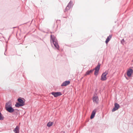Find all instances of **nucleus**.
Segmentation results:
<instances>
[{
  "label": "nucleus",
  "instance_id": "nucleus-7",
  "mask_svg": "<svg viewBox=\"0 0 133 133\" xmlns=\"http://www.w3.org/2000/svg\"><path fill=\"white\" fill-rule=\"evenodd\" d=\"M114 105V107L112 110V111L113 112L117 110L119 108V104L117 103H115Z\"/></svg>",
  "mask_w": 133,
  "mask_h": 133
},
{
  "label": "nucleus",
  "instance_id": "nucleus-8",
  "mask_svg": "<svg viewBox=\"0 0 133 133\" xmlns=\"http://www.w3.org/2000/svg\"><path fill=\"white\" fill-rule=\"evenodd\" d=\"M93 102L96 103H98V97L96 96H94L93 98Z\"/></svg>",
  "mask_w": 133,
  "mask_h": 133
},
{
  "label": "nucleus",
  "instance_id": "nucleus-17",
  "mask_svg": "<svg viewBox=\"0 0 133 133\" xmlns=\"http://www.w3.org/2000/svg\"><path fill=\"white\" fill-rule=\"evenodd\" d=\"M53 124V122H48L47 123V125L48 127H50Z\"/></svg>",
  "mask_w": 133,
  "mask_h": 133
},
{
  "label": "nucleus",
  "instance_id": "nucleus-14",
  "mask_svg": "<svg viewBox=\"0 0 133 133\" xmlns=\"http://www.w3.org/2000/svg\"><path fill=\"white\" fill-rule=\"evenodd\" d=\"M94 70V69L91 70H88L86 72V74H85V75H89L90 73H92Z\"/></svg>",
  "mask_w": 133,
  "mask_h": 133
},
{
  "label": "nucleus",
  "instance_id": "nucleus-13",
  "mask_svg": "<svg viewBox=\"0 0 133 133\" xmlns=\"http://www.w3.org/2000/svg\"><path fill=\"white\" fill-rule=\"evenodd\" d=\"M111 36L110 35H109L107 37L105 42L106 44H107L108 43V42L111 39Z\"/></svg>",
  "mask_w": 133,
  "mask_h": 133
},
{
  "label": "nucleus",
  "instance_id": "nucleus-21",
  "mask_svg": "<svg viewBox=\"0 0 133 133\" xmlns=\"http://www.w3.org/2000/svg\"><path fill=\"white\" fill-rule=\"evenodd\" d=\"M4 54H5V53H4Z\"/></svg>",
  "mask_w": 133,
  "mask_h": 133
},
{
  "label": "nucleus",
  "instance_id": "nucleus-11",
  "mask_svg": "<svg viewBox=\"0 0 133 133\" xmlns=\"http://www.w3.org/2000/svg\"><path fill=\"white\" fill-rule=\"evenodd\" d=\"M96 112V109H95L93 111L91 116L90 118L91 119H92L94 118L95 114Z\"/></svg>",
  "mask_w": 133,
  "mask_h": 133
},
{
  "label": "nucleus",
  "instance_id": "nucleus-9",
  "mask_svg": "<svg viewBox=\"0 0 133 133\" xmlns=\"http://www.w3.org/2000/svg\"><path fill=\"white\" fill-rule=\"evenodd\" d=\"M132 72L133 70L132 69H128L127 72V75L129 77H130Z\"/></svg>",
  "mask_w": 133,
  "mask_h": 133
},
{
  "label": "nucleus",
  "instance_id": "nucleus-5",
  "mask_svg": "<svg viewBox=\"0 0 133 133\" xmlns=\"http://www.w3.org/2000/svg\"><path fill=\"white\" fill-rule=\"evenodd\" d=\"M51 94L53 95L54 97H57L59 96L62 95V94L60 92H52Z\"/></svg>",
  "mask_w": 133,
  "mask_h": 133
},
{
  "label": "nucleus",
  "instance_id": "nucleus-12",
  "mask_svg": "<svg viewBox=\"0 0 133 133\" xmlns=\"http://www.w3.org/2000/svg\"><path fill=\"white\" fill-rule=\"evenodd\" d=\"M14 131L15 133H19V128L18 126H17L14 130Z\"/></svg>",
  "mask_w": 133,
  "mask_h": 133
},
{
  "label": "nucleus",
  "instance_id": "nucleus-10",
  "mask_svg": "<svg viewBox=\"0 0 133 133\" xmlns=\"http://www.w3.org/2000/svg\"><path fill=\"white\" fill-rule=\"evenodd\" d=\"M70 82L69 81H66L64 82L61 84V86H66L70 83Z\"/></svg>",
  "mask_w": 133,
  "mask_h": 133
},
{
  "label": "nucleus",
  "instance_id": "nucleus-20",
  "mask_svg": "<svg viewBox=\"0 0 133 133\" xmlns=\"http://www.w3.org/2000/svg\"><path fill=\"white\" fill-rule=\"evenodd\" d=\"M132 62L133 63V60H132Z\"/></svg>",
  "mask_w": 133,
  "mask_h": 133
},
{
  "label": "nucleus",
  "instance_id": "nucleus-16",
  "mask_svg": "<svg viewBox=\"0 0 133 133\" xmlns=\"http://www.w3.org/2000/svg\"><path fill=\"white\" fill-rule=\"evenodd\" d=\"M15 106L16 107H19L20 106H23V104H22L20 103H17L15 105Z\"/></svg>",
  "mask_w": 133,
  "mask_h": 133
},
{
  "label": "nucleus",
  "instance_id": "nucleus-18",
  "mask_svg": "<svg viewBox=\"0 0 133 133\" xmlns=\"http://www.w3.org/2000/svg\"><path fill=\"white\" fill-rule=\"evenodd\" d=\"M3 119V117L2 116V115L0 112V119L1 120H2Z\"/></svg>",
  "mask_w": 133,
  "mask_h": 133
},
{
  "label": "nucleus",
  "instance_id": "nucleus-19",
  "mask_svg": "<svg viewBox=\"0 0 133 133\" xmlns=\"http://www.w3.org/2000/svg\"><path fill=\"white\" fill-rule=\"evenodd\" d=\"M124 42V39H123L121 41V43L122 44V43Z\"/></svg>",
  "mask_w": 133,
  "mask_h": 133
},
{
  "label": "nucleus",
  "instance_id": "nucleus-4",
  "mask_svg": "<svg viewBox=\"0 0 133 133\" xmlns=\"http://www.w3.org/2000/svg\"><path fill=\"white\" fill-rule=\"evenodd\" d=\"M100 64L98 63L97 66L96 67L95 69V71L94 72V75L96 76H97L100 68Z\"/></svg>",
  "mask_w": 133,
  "mask_h": 133
},
{
  "label": "nucleus",
  "instance_id": "nucleus-2",
  "mask_svg": "<svg viewBox=\"0 0 133 133\" xmlns=\"http://www.w3.org/2000/svg\"><path fill=\"white\" fill-rule=\"evenodd\" d=\"M5 108L6 110L10 113L14 111V109L12 107L11 104L10 103H6Z\"/></svg>",
  "mask_w": 133,
  "mask_h": 133
},
{
  "label": "nucleus",
  "instance_id": "nucleus-1",
  "mask_svg": "<svg viewBox=\"0 0 133 133\" xmlns=\"http://www.w3.org/2000/svg\"><path fill=\"white\" fill-rule=\"evenodd\" d=\"M51 42H52L55 47L57 49H58L59 46L58 45V42L56 38L53 36V37L52 35H51Z\"/></svg>",
  "mask_w": 133,
  "mask_h": 133
},
{
  "label": "nucleus",
  "instance_id": "nucleus-3",
  "mask_svg": "<svg viewBox=\"0 0 133 133\" xmlns=\"http://www.w3.org/2000/svg\"><path fill=\"white\" fill-rule=\"evenodd\" d=\"M108 73V71H106L102 74L101 76V80L102 81H105L107 79V78L106 77V76Z\"/></svg>",
  "mask_w": 133,
  "mask_h": 133
},
{
  "label": "nucleus",
  "instance_id": "nucleus-15",
  "mask_svg": "<svg viewBox=\"0 0 133 133\" xmlns=\"http://www.w3.org/2000/svg\"><path fill=\"white\" fill-rule=\"evenodd\" d=\"M18 102L21 104H22L24 105V102L22 99L21 98H18Z\"/></svg>",
  "mask_w": 133,
  "mask_h": 133
},
{
  "label": "nucleus",
  "instance_id": "nucleus-6",
  "mask_svg": "<svg viewBox=\"0 0 133 133\" xmlns=\"http://www.w3.org/2000/svg\"><path fill=\"white\" fill-rule=\"evenodd\" d=\"M73 5L72 2L71 1H70L65 9V11H67V10L71 8L72 7Z\"/></svg>",
  "mask_w": 133,
  "mask_h": 133
}]
</instances>
